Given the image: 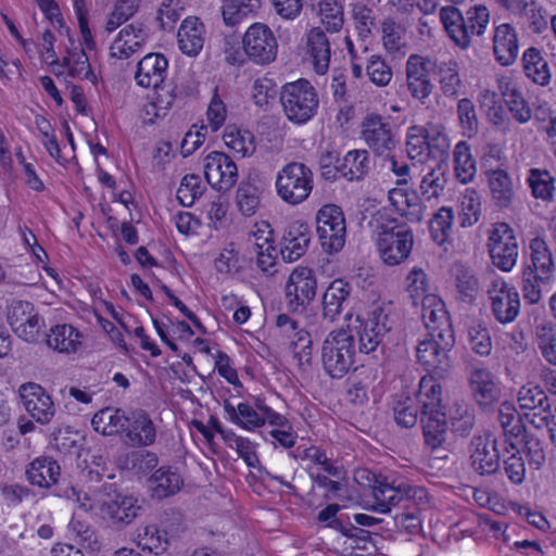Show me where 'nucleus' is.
<instances>
[{
	"label": "nucleus",
	"mask_w": 556,
	"mask_h": 556,
	"mask_svg": "<svg viewBox=\"0 0 556 556\" xmlns=\"http://www.w3.org/2000/svg\"><path fill=\"white\" fill-rule=\"evenodd\" d=\"M435 377L433 374L422 377L417 393L425 443L431 450L441 447L447 434V420L442 406V387Z\"/></svg>",
	"instance_id": "nucleus-1"
},
{
	"label": "nucleus",
	"mask_w": 556,
	"mask_h": 556,
	"mask_svg": "<svg viewBox=\"0 0 556 556\" xmlns=\"http://www.w3.org/2000/svg\"><path fill=\"white\" fill-rule=\"evenodd\" d=\"M486 327L482 319H473L468 326L467 355L468 386L472 399L484 409L486 406V370L479 357L486 355Z\"/></svg>",
	"instance_id": "nucleus-2"
},
{
	"label": "nucleus",
	"mask_w": 556,
	"mask_h": 556,
	"mask_svg": "<svg viewBox=\"0 0 556 556\" xmlns=\"http://www.w3.org/2000/svg\"><path fill=\"white\" fill-rule=\"evenodd\" d=\"M355 344L352 329L331 331L323 342L321 363L332 379L343 378L354 366Z\"/></svg>",
	"instance_id": "nucleus-3"
},
{
	"label": "nucleus",
	"mask_w": 556,
	"mask_h": 556,
	"mask_svg": "<svg viewBox=\"0 0 556 556\" xmlns=\"http://www.w3.org/2000/svg\"><path fill=\"white\" fill-rule=\"evenodd\" d=\"M376 245L384 264L394 266L406 261L414 245V233L405 223L395 218L379 226Z\"/></svg>",
	"instance_id": "nucleus-4"
},
{
	"label": "nucleus",
	"mask_w": 556,
	"mask_h": 556,
	"mask_svg": "<svg viewBox=\"0 0 556 556\" xmlns=\"http://www.w3.org/2000/svg\"><path fill=\"white\" fill-rule=\"evenodd\" d=\"M280 102L286 116L294 124L309 121L319 104L316 89L306 79L286 84L280 92Z\"/></svg>",
	"instance_id": "nucleus-5"
},
{
	"label": "nucleus",
	"mask_w": 556,
	"mask_h": 556,
	"mask_svg": "<svg viewBox=\"0 0 556 556\" xmlns=\"http://www.w3.org/2000/svg\"><path fill=\"white\" fill-rule=\"evenodd\" d=\"M275 185L277 194L282 201L298 205L309 197L314 186V175L304 163L290 162L277 173Z\"/></svg>",
	"instance_id": "nucleus-6"
},
{
	"label": "nucleus",
	"mask_w": 556,
	"mask_h": 556,
	"mask_svg": "<svg viewBox=\"0 0 556 556\" xmlns=\"http://www.w3.org/2000/svg\"><path fill=\"white\" fill-rule=\"evenodd\" d=\"M355 323L354 326H348V329H352L354 340L357 338L358 341V351L365 354L376 352L393 326L382 306H374L367 317L357 315Z\"/></svg>",
	"instance_id": "nucleus-7"
},
{
	"label": "nucleus",
	"mask_w": 556,
	"mask_h": 556,
	"mask_svg": "<svg viewBox=\"0 0 556 556\" xmlns=\"http://www.w3.org/2000/svg\"><path fill=\"white\" fill-rule=\"evenodd\" d=\"M455 345V336L427 334L416 346L418 362L438 378H445L452 367L448 353Z\"/></svg>",
	"instance_id": "nucleus-8"
},
{
	"label": "nucleus",
	"mask_w": 556,
	"mask_h": 556,
	"mask_svg": "<svg viewBox=\"0 0 556 556\" xmlns=\"http://www.w3.org/2000/svg\"><path fill=\"white\" fill-rule=\"evenodd\" d=\"M316 232L324 251L336 253L342 250L346 235L342 208L336 204L321 206L316 214Z\"/></svg>",
	"instance_id": "nucleus-9"
},
{
	"label": "nucleus",
	"mask_w": 556,
	"mask_h": 556,
	"mask_svg": "<svg viewBox=\"0 0 556 556\" xmlns=\"http://www.w3.org/2000/svg\"><path fill=\"white\" fill-rule=\"evenodd\" d=\"M245 56L257 65H268L276 60L278 42L273 30L263 23L252 24L242 37Z\"/></svg>",
	"instance_id": "nucleus-10"
},
{
	"label": "nucleus",
	"mask_w": 556,
	"mask_h": 556,
	"mask_svg": "<svg viewBox=\"0 0 556 556\" xmlns=\"http://www.w3.org/2000/svg\"><path fill=\"white\" fill-rule=\"evenodd\" d=\"M7 321L12 331L26 342H36L45 321L34 304L23 300H12L7 306Z\"/></svg>",
	"instance_id": "nucleus-11"
},
{
	"label": "nucleus",
	"mask_w": 556,
	"mask_h": 556,
	"mask_svg": "<svg viewBox=\"0 0 556 556\" xmlns=\"http://www.w3.org/2000/svg\"><path fill=\"white\" fill-rule=\"evenodd\" d=\"M361 138L376 155L390 156L397 140L389 117L379 114H368L361 124Z\"/></svg>",
	"instance_id": "nucleus-12"
},
{
	"label": "nucleus",
	"mask_w": 556,
	"mask_h": 556,
	"mask_svg": "<svg viewBox=\"0 0 556 556\" xmlns=\"http://www.w3.org/2000/svg\"><path fill=\"white\" fill-rule=\"evenodd\" d=\"M317 280L308 267H296L286 283L285 294L291 312H304L316 296Z\"/></svg>",
	"instance_id": "nucleus-13"
},
{
	"label": "nucleus",
	"mask_w": 556,
	"mask_h": 556,
	"mask_svg": "<svg viewBox=\"0 0 556 556\" xmlns=\"http://www.w3.org/2000/svg\"><path fill=\"white\" fill-rule=\"evenodd\" d=\"M204 175L212 188L228 191L237 182L238 167L226 153L212 151L205 157Z\"/></svg>",
	"instance_id": "nucleus-14"
},
{
	"label": "nucleus",
	"mask_w": 556,
	"mask_h": 556,
	"mask_svg": "<svg viewBox=\"0 0 556 556\" xmlns=\"http://www.w3.org/2000/svg\"><path fill=\"white\" fill-rule=\"evenodd\" d=\"M18 392L25 409L37 422L47 425L51 421L55 407L51 396L40 384L24 383Z\"/></svg>",
	"instance_id": "nucleus-15"
},
{
	"label": "nucleus",
	"mask_w": 556,
	"mask_h": 556,
	"mask_svg": "<svg viewBox=\"0 0 556 556\" xmlns=\"http://www.w3.org/2000/svg\"><path fill=\"white\" fill-rule=\"evenodd\" d=\"M372 494L376 500V505L372 509L381 514H387L391 510V507L402 502L413 500L417 491L406 483L393 485L382 476H374Z\"/></svg>",
	"instance_id": "nucleus-16"
},
{
	"label": "nucleus",
	"mask_w": 556,
	"mask_h": 556,
	"mask_svg": "<svg viewBox=\"0 0 556 556\" xmlns=\"http://www.w3.org/2000/svg\"><path fill=\"white\" fill-rule=\"evenodd\" d=\"M434 72V62L418 54H412L406 61L407 88L416 99L424 100L432 91V84L428 77Z\"/></svg>",
	"instance_id": "nucleus-17"
},
{
	"label": "nucleus",
	"mask_w": 556,
	"mask_h": 556,
	"mask_svg": "<svg viewBox=\"0 0 556 556\" xmlns=\"http://www.w3.org/2000/svg\"><path fill=\"white\" fill-rule=\"evenodd\" d=\"M496 275L489 271V280L498 293L491 298L492 312L501 324H508L516 319L520 309L519 294L514 288H508L504 281L494 279Z\"/></svg>",
	"instance_id": "nucleus-18"
},
{
	"label": "nucleus",
	"mask_w": 556,
	"mask_h": 556,
	"mask_svg": "<svg viewBox=\"0 0 556 556\" xmlns=\"http://www.w3.org/2000/svg\"><path fill=\"white\" fill-rule=\"evenodd\" d=\"M311 230L306 223L295 220L283 230L280 241V254L287 262H295L307 251Z\"/></svg>",
	"instance_id": "nucleus-19"
},
{
	"label": "nucleus",
	"mask_w": 556,
	"mask_h": 556,
	"mask_svg": "<svg viewBox=\"0 0 556 556\" xmlns=\"http://www.w3.org/2000/svg\"><path fill=\"white\" fill-rule=\"evenodd\" d=\"M125 438L132 446H150L156 440V427L147 412L137 409L126 415Z\"/></svg>",
	"instance_id": "nucleus-20"
},
{
	"label": "nucleus",
	"mask_w": 556,
	"mask_h": 556,
	"mask_svg": "<svg viewBox=\"0 0 556 556\" xmlns=\"http://www.w3.org/2000/svg\"><path fill=\"white\" fill-rule=\"evenodd\" d=\"M529 250L531 263L523 269H530L543 283H548L554 277L555 262L547 242L538 236L530 240Z\"/></svg>",
	"instance_id": "nucleus-21"
},
{
	"label": "nucleus",
	"mask_w": 556,
	"mask_h": 556,
	"mask_svg": "<svg viewBox=\"0 0 556 556\" xmlns=\"http://www.w3.org/2000/svg\"><path fill=\"white\" fill-rule=\"evenodd\" d=\"M422 319L427 334L455 336L445 305L435 296H426L422 301Z\"/></svg>",
	"instance_id": "nucleus-22"
},
{
	"label": "nucleus",
	"mask_w": 556,
	"mask_h": 556,
	"mask_svg": "<svg viewBox=\"0 0 556 556\" xmlns=\"http://www.w3.org/2000/svg\"><path fill=\"white\" fill-rule=\"evenodd\" d=\"M167 67L168 62L163 54L149 53L139 61L135 79L143 88L159 89L164 81Z\"/></svg>",
	"instance_id": "nucleus-23"
},
{
	"label": "nucleus",
	"mask_w": 556,
	"mask_h": 556,
	"mask_svg": "<svg viewBox=\"0 0 556 556\" xmlns=\"http://www.w3.org/2000/svg\"><path fill=\"white\" fill-rule=\"evenodd\" d=\"M493 53L503 66L511 65L518 55V38L515 28L504 23L495 27L493 36Z\"/></svg>",
	"instance_id": "nucleus-24"
},
{
	"label": "nucleus",
	"mask_w": 556,
	"mask_h": 556,
	"mask_svg": "<svg viewBox=\"0 0 556 556\" xmlns=\"http://www.w3.org/2000/svg\"><path fill=\"white\" fill-rule=\"evenodd\" d=\"M141 507L137 498L130 495L116 494L114 498L101 505V513L115 525H128L138 517Z\"/></svg>",
	"instance_id": "nucleus-25"
},
{
	"label": "nucleus",
	"mask_w": 556,
	"mask_h": 556,
	"mask_svg": "<svg viewBox=\"0 0 556 556\" xmlns=\"http://www.w3.org/2000/svg\"><path fill=\"white\" fill-rule=\"evenodd\" d=\"M148 34L141 24L125 26L110 47V55L119 60L128 59L147 40Z\"/></svg>",
	"instance_id": "nucleus-26"
},
{
	"label": "nucleus",
	"mask_w": 556,
	"mask_h": 556,
	"mask_svg": "<svg viewBox=\"0 0 556 556\" xmlns=\"http://www.w3.org/2000/svg\"><path fill=\"white\" fill-rule=\"evenodd\" d=\"M151 496L163 500L176 494L182 486L184 480L177 469L161 467L149 479Z\"/></svg>",
	"instance_id": "nucleus-27"
},
{
	"label": "nucleus",
	"mask_w": 556,
	"mask_h": 556,
	"mask_svg": "<svg viewBox=\"0 0 556 556\" xmlns=\"http://www.w3.org/2000/svg\"><path fill=\"white\" fill-rule=\"evenodd\" d=\"M489 190L494 205L500 210L508 208L515 197L513 181L503 168H489Z\"/></svg>",
	"instance_id": "nucleus-28"
},
{
	"label": "nucleus",
	"mask_w": 556,
	"mask_h": 556,
	"mask_svg": "<svg viewBox=\"0 0 556 556\" xmlns=\"http://www.w3.org/2000/svg\"><path fill=\"white\" fill-rule=\"evenodd\" d=\"M351 293V285L343 279L333 280L323 295V316L330 321L341 314L343 303Z\"/></svg>",
	"instance_id": "nucleus-29"
},
{
	"label": "nucleus",
	"mask_w": 556,
	"mask_h": 556,
	"mask_svg": "<svg viewBox=\"0 0 556 556\" xmlns=\"http://www.w3.org/2000/svg\"><path fill=\"white\" fill-rule=\"evenodd\" d=\"M522 68L525 75L534 84L547 86L551 81V70L542 51L535 47L528 48L522 54Z\"/></svg>",
	"instance_id": "nucleus-30"
},
{
	"label": "nucleus",
	"mask_w": 556,
	"mask_h": 556,
	"mask_svg": "<svg viewBox=\"0 0 556 556\" xmlns=\"http://www.w3.org/2000/svg\"><path fill=\"white\" fill-rule=\"evenodd\" d=\"M440 20L448 34L450 38L460 48L469 46L468 31L472 33L475 27L469 25L466 28L464 25V16L455 7H443L440 10Z\"/></svg>",
	"instance_id": "nucleus-31"
},
{
	"label": "nucleus",
	"mask_w": 556,
	"mask_h": 556,
	"mask_svg": "<svg viewBox=\"0 0 556 556\" xmlns=\"http://www.w3.org/2000/svg\"><path fill=\"white\" fill-rule=\"evenodd\" d=\"M26 476L30 484L50 488L58 482L60 466L50 457H38L28 465Z\"/></svg>",
	"instance_id": "nucleus-32"
},
{
	"label": "nucleus",
	"mask_w": 556,
	"mask_h": 556,
	"mask_svg": "<svg viewBox=\"0 0 556 556\" xmlns=\"http://www.w3.org/2000/svg\"><path fill=\"white\" fill-rule=\"evenodd\" d=\"M307 47L313 59L315 72L319 75L325 74L330 63V42L325 31L315 27L307 35Z\"/></svg>",
	"instance_id": "nucleus-33"
},
{
	"label": "nucleus",
	"mask_w": 556,
	"mask_h": 556,
	"mask_svg": "<svg viewBox=\"0 0 556 556\" xmlns=\"http://www.w3.org/2000/svg\"><path fill=\"white\" fill-rule=\"evenodd\" d=\"M425 136L427 139V156L437 162V164L446 165L450 151V140L445 134V128L441 124L428 123L425 126Z\"/></svg>",
	"instance_id": "nucleus-34"
},
{
	"label": "nucleus",
	"mask_w": 556,
	"mask_h": 556,
	"mask_svg": "<svg viewBox=\"0 0 556 556\" xmlns=\"http://www.w3.org/2000/svg\"><path fill=\"white\" fill-rule=\"evenodd\" d=\"M203 24L198 18H186L178 29V45L184 54L197 55L203 48Z\"/></svg>",
	"instance_id": "nucleus-35"
},
{
	"label": "nucleus",
	"mask_w": 556,
	"mask_h": 556,
	"mask_svg": "<svg viewBox=\"0 0 556 556\" xmlns=\"http://www.w3.org/2000/svg\"><path fill=\"white\" fill-rule=\"evenodd\" d=\"M224 410L231 422L244 430L253 431L265 425V418L249 403H239L235 406L229 400H225Z\"/></svg>",
	"instance_id": "nucleus-36"
},
{
	"label": "nucleus",
	"mask_w": 556,
	"mask_h": 556,
	"mask_svg": "<svg viewBox=\"0 0 556 556\" xmlns=\"http://www.w3.org/2000/svg\"><path fill=\"white\" fill-rule=\"evenodd\" d=\"M371 161L367 150L349 151L340 163V175L350 181L362 180L370 170Z\"/></svg>",
	"instance_id": "nucleus-37"
},
{
	"label": "nucleus",
	"mask_w": 556,
	"mask_h": 556,
	"mask_svg": "<svg viewBox=\"0 0 556 556\" xmlns=\"http://www.w3.org/2000/svg\"><path fill=\"white\" fill-rule=\"evenodd\" d=\"M126 421V415L122 409L105 407L93 415L91 425L97 432L113 435L125 431Z\"/></svg>",
	"instance_id": "nucleus-38"
},
{
	"label": "nucleus",
	"mask_w": 556,
	"mask_h": 556,
	"mask_svg": "<svg viewBox=\"0 0 556 556\" xmlns=\"http://www.w3.org/2000/svg\"><path fill=\"white\" fill-rule=\"evenodd\" d=\"M122 469L134 475L144 476L151 472L159 465V457L155 453L146 450L131 451L118 460Z\"/></svg>",
	"instance_id": "nucleus-39"
},
{
	"label": "nucleus",
	"mask_w": 556,
	"mask_h": 556,
	"mask_svg": "<svg viewBox=\"0 0 556 556\" xmlns=\"http://www.w3.org/2000/svg\"><path fill=\"white\" fill-rule=\"evenodd\" d=\"M80 333L71 325H56L47 338L50 348L62 353L75 352L80 345Z\"/></svg>",
	"instance_id": "nucleus-40"
},
{
	"label": "nucleus",
	"mask_w": 556,
	"mask_h": 556,
	"mask_svg": "<svg viewBox=\"0 0 556 556\" xmlns=\"http://www.w3.org/2000/svg\"><path fill=\"white\" fill-rule=\"evenodd\" d=\"M262 5V0H225L222 14L226 25L235 26L249 15H254Z\"/></svg>",
	"instance_id": "nucleus-41"
},
{
	"label": "nucleus",
	"mask_w": 556,
	"mask_h": 556,
	"mask_svg": "<svg viewBox=\"0 0 556 556\" xmlns=\"http://www.w3.org/2000/svg\"><path fill=\"white\" fill-rule=\"evenodd\" d=\"M137 545L142 551L160 555L168 548L169 542L165 531H161L155 525H149L138 530Z\"/></svg>",
	"instance_id": "nucleus-42"
},
{
	"label": "nucleus",
	"mask_w": 556,
	"mask_h": 556,
	"mask_svg": "<svg viewBox=\"0 0 556 556\" xmlns=\"http://www.w3.org/2000/svg\"><path fill=\"white\" fill-rule=\"evenodd\" d=\"M223 140L230 150L241 157L250 156L256 150L254 135L249 130L227 127Z\"/></svg>",
	"instance_id": "nucleus-43"
},
{
	"label": "nucleus",
	"mask_w": 556,
	"mask_h": 556,
	"mask_svg": "<svg viewBox=\"0 0 556 556\" xmlns=\"http://www.w3.org/2000/svg\"><path fill=\"white\" fill-rule=\"evenodd\" d=\"M434 74L439 76L440 88L445 97L456 98L459 94L462 80L457 63L434 62Z\"/></svg>",
	"instance_id": "nucleus-44"
},
{
	"label": "nucleus",
	"mask_w": 556,
	"mask_h": 556,
	"mask_svg": "<svg viewBox=\"0 0 556 556\" xmlns=\"http://www.w3.org/2000/svg\"><path fill=\"white\" fill-rule=\"evenodd\" d=\"M262 189L251 182L241 181L236 192V203L244 216H253L261 205Z\"/></svg>",
	"instance_id": "nucleus-45"
},
{
	"label": "nucleus",
	"mask_w": 556,
	"mask_h": 556,
	"mask_svg": "<svg viewBox=\"0 0 556 556\" xmlns=\"http://www.w3.org/2000/svg\"><path fill=\"white\" fill-rule=\"evenodd\" d=\"M528 184L532 195L545 202L554 200V177L547 169L531 168L529 170Z\"/></svg>",
	"instance_id": "nucleus-46"
},
{
	"label": "nucleus",
	"mask_w": 556,
	"mask_h": 556,
	"mask_svg": "<svg viewBox=\"0 0 556 556\" xmlns=\"http://www.w3.org/2000/svg\"><path fill=\"white\" fill-rule=\"evenodd\" d=\"M535 342L545 358L552 365H556V325L544 321L535 327Z\"/></svg>",
	"instance_id": "nucleus-47"
},
{
	"label": "nucleus",
	"mask_w": 556,
	"mask_h": 556,
	"mask_svg": "<svg viewBox=\"0 0 556 556\" xmlns=\"http://www.w3.org/2000/svg\"><path fill=\"white\" fill-rule=\"evenodd\" d=\"M492 414L500 422L504 437L518 438L521 434L523 425L511 403L503 402L497 409L492 410Z\"/></svg>",
	"instance_id": "nucleus-48"
},
{
	"label": "nucleus",
	"mask_w": 556,
	"mask_h": 556,
	"mask_svg": "<svg viewBox=\"0 0 556 556\" xmlns=\"http://www.w3.org/2000/svg\"><path fill=\"white\" fill-rule=\"evenodd\" d=\"M455 174L457 179L467 184L476 174V162L470 153V148L465 141L456 144L454 150Z\"/></svg>",
	"instance_id": "nucleus-49"
},
{
	"label": "nucleus",
	"mask_w": 556,
	"mask_h": 556,
	"mask_svg": "<svg viewBox=\"0 0 556 556\" xmlns=\"http://www.w3.org/2000/svg\"><path fill=\"white\" fill-rule=\"evenodd\" d=\"M505 239L508 240L507 237ZM489 256L495 267L503 271H510L518 257L517 241H506L505 244L494 248H491V243H489Z\"/></svg>",
	"instance_id": "nucleus-50"
},
{
	"label": "nucleus",
	"mask_w": 556,
	"mask_h": 556,
	"mask_svg": "<svg viewBox=\"0 0 556 556\" xmlns=\"http://www.w3.org/2000/svg\"><path fill=\"white\" fill-rule=\"evenodd\" d=\"M453 211L451 207H441L430 219L429 229L431 237L438 244H443L450 237L453 227Z\"/></svg>",
	"instance_id": "nucleus-51"
},
{
	"label": "nucleus",
	"mask_w": 556,
	"mask_h": 556,
	"mask_svg": "<svg viewBox=\"0 0 556 556\" xmlns=\"http://www.w3.org/2000/svg\"><path fill=\"white\" fill-rule=\"evenodd\" d=\"M204 189L199 175L188 174L181 179L177 199L181 205L189 207L203 194Z\"/></svg>",
	"instance_id": "nucleus-52"
},
{
	"label": "nucleus",
	"mask_w": 556,
	"mask_h": 556,
	"mask_svg": "<svg viewBox=\"0 0 556 556\" xmlns=\"http://www.w3.org/2000/svg\"><path fill=\"white\" fill-rule=\"evenodd\" d=\"M481 205L479 194L475 190H467L462 202V227H471L480 220Z\"/></svg>",
	"instance_id": "nucleus-53"
},
{
	"label": "nucleus",
	"mask_w": 556,
	"mask_h": 556,
	"mask_svg": "<svg viewBox=\"0 0 556 556\" xmlns=\"http://www.w3.org/2000/svg\"><path fill=\"white\" fill-rule=\"evenodd\" d=\"M406 291L413 300V304L417 305L418 300H425L429 296V279L427 274L420 267H414L406 277Z\"/></svg>",
	"instance_id": "nucleus-54"
},
{
	"label": "nucleus",
	"mask_w": 556,
	"mask_h": 556,
	"mask_svg": "<svg viewBox=\"0 0 556 556\" xmlns=\"http://www.w3.org/2000/svg\"><path fill=\"white\" fill-rule=\"evenodd\" d=\"M518 402L522 409L532 410L545 406L551 408L548 396L539 386H525L518 393Z\"/></svg>",
	"instance_id": "nucleus-55"
},
{
	"label": "nucleus",
	"mask_w": 556,
	"mask_h": 556,
	"mask_svg": "<svg viewBox=\"0 0 556 556\" xmlns=\"http://www.w3.org/2000/svg\"><path fill=\"white\" fill-rule=\"evenodd\" d=\"M446 184L443 165L437 164L435 168H431L428 174L422 177L420 190L427 200L438 198L443 191Z\"/></svg>",
	"instance_id": "nucleus-56"
},
{
	"label": "nucleus",
	"mask_w": 556,
	"mask_h": 556,
	"mask_svg": "<svg viewBox=\"0 0 556 556\" xmlns=\"http://www.w3.org/2000/svg\"><path fill=\"white\" fill-rule=\"evenodd\" d=\"M319 13L321 22L328 31H339L343 25V8L339 0H324L320 2Z\"/></svg>",
	"instance_id": "nucleus-57"
},
{
	"label": "nucleus",
	"mask_w": 556,
	"mask_h": 556,
	"mask_svg": "<svg viewBox=\"0 0 556 556\" xmlns=\"http://www.w3.org/2000/svg\"><path fill=\"white\" fill-rule=\"evenodd\" d=\"M407 154L412 160L424 162L427 156V139L425 136V126H412L407 134Z\"/></svg>",
	"instance_id": "nucleus-58"
},
{
	"label": "nucleus",
	"mask_w": 556,
	"mask_h": 556,
	"mask_svg": "<svg viewBox=\"0 0 556 556\" xmlns=\"http://www.w3.org/2000/svg\"><path fill=\"white\" fill-rule=\"evenodd\" d=\"M366 74L370 81L378 87L387 86L392 79L391 66L379 55H371L367 61Z\"/></svg>",
	"instance_id": "nucleus-59"
},
{
	"label": "nucleus",
	"mask_w": 556,
	"mask_h": 556,
	"mask_svg": "<svg viewBox=\"0 0 556 556\" xmlns=\"http://www.w3.org/2000/svg\"><path fill=\"white\" fill-rule=\"evenodd\" d=\"M457 113L463 134L471 138L478 130V119L473 103L467 98L459 100Z\"/></svg>",
	"instance_id": "nucleus-60"
},
{
	"label": "nucleus",
	"mask_w": 556,
	"mask_h": 556,
	"mask_svg": "<svg viewBox=\"0 0 556 556\" xmlns=\"http://www.w3.org/2000/svg\"><path fill=\"white\" fill-rule=\"evenodd\" d=\"M418 412V406L410 399H406L393 407L394 420L402 428H413L417 424Z\"/></svg>",
	"instance_id": "nucleus-61"
},
{
	"label": "nucleus",
	"mask_w": 556,
	"mask_h": 556,
	"mask_svg": "<svg viewBox=\"0 0 556 556\" xmlns=\"http://www.w3.org/2000/svg\"><path fill=\"white\" fill-rule=\"evenodd\" d=\"M383 45L390 52H399L405 47L404 29L392 20L382 23Z\"/></svg>",
	"instance_id": "nucleus-62"
},
{
	"label": "nucleus",
	"mask_w": 556,
	"mask_h": 556,
	"mask_svg": "<svg viewBox=\"0 0 556 556\" xmlns=\"http://www.w3.org/2000/svg\"><path fill=\"white\" fill-rule=\"evenodd\" d=\"M504 102L519 123H527L531 118V110L518 90L505 94Z\"/></svg>",
	"instance_id": "nucleus-63"
},
{
	"label": "nucleus",
	"mask_w": 556,
	"mask_h": 556,
	"mask_svg": "<svg viewBox=\"0 0 556 556\" xmlns=\"http://www.w3.org/2000/svg\"><path fill=\"white\" fill-rule=\"evenodd\" d=\"M541 285H544L530 269L522 270V294L529 304H536L542 298Z\"/></svg>",
	"instance_id": "nucleus-64"
}]
</instances>
